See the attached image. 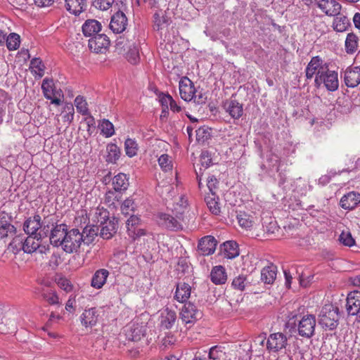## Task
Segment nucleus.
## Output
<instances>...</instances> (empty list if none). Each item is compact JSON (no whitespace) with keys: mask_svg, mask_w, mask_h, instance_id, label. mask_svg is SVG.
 Listing matches in <instances>:
<instances>
[{"mask_svg":"<svg viewBox=\"0 0 360 360\" xmlns=\"http://www.w3.org/2000/svg\"><path fill=\"white\" fill-rule=\"evenodd\" d=\"M188 200L184 196L173 205L172 213L160 212L157 215L158 224L171 231L183 229L186 224V214L188 212Z\"/></svg>","mask_w":360,"mask_h":360,"instance_id":"obj_1","label":"nucleus"},{"mask_svg":"<svg viewBox=\"0 0 360 360\" xmlns=\"http://www.w3.org/2000/svg\"><path fill=\"white\" fill-rule=\"evenodd\" d=\"M46 236V233H41L39 232L38 235H29L26 239H23L20 236L13 238L10 243V246L13 248L14 252H18L22 250L25 253H32L39 248L41 238Z\"/></svg>","mask_w":360,"mask_h":360,"instance_id":"obj_2","label":"nucleus"},{"mask_svg":"<svg viewBox=\"0 0 360 360\" xmlns=\"http://www.w3.org/2000/svg\"><path fill=\"white\" fill-rule=\"evenodd\" d=\"M339 310L332 304L322 307L319 315V324L326 330H333L338 325Z\"/></svg>","mask_w":360,"mask_h":360,"instance_id":"obj_3","label":"nucleus"},{"mask_svg":"<svg viewBox=\"0 0 360 360\" xmlns=\"http://www.w3.org/2000/svg\"><path fill=\"white\" fill-rule=\"evenodd\" d=\"M327 63L319 56L311 58L305 69V76L307 79L314 77V84L320 82L323 74L327 72L328 69Z\"/></svg>","mask_w":360,"mask_h":360,"instance_id":"obj_4","label":"nucleus"},{"mask_svg":"<svg viewBox=\"0 0 360 360\" xmlns=\"http://www.w3.org/2000/svg\"><path fill=\"white\" fill-rule=\"evenodd\" d=\"M97 222L101 224L100 236L103 239H110L117 230V222L108 219V212L106 210L97 209L96 213Z\"/></svg>","mask_w":360,"mask_h":360,"instance_id":"obj_5","label":"nucleus"},{"mask_svg":"<svg viewBox=\"0 0 360 360\" xmlns=\"http://www.w3.org/2000/svg\"><path fill=\"white\" fill-rule=\"evenodd\" d=\"M116 51L123 55L131 64L136 65L139 61V49L132 41L120 38L116 43Z\"/></svg>","mask_w":360,"mask_h":360,"instance_id":"obj_6","label":"nucleus"},{"mask_svg":"<svg viewBox=\"0 0 360 360\" xmlns=\"http://www.w3.org/2000/svg\"><path fill=\"white\" fill-rule=\"evenodd\" d=\"M41 90L44 96L51 101L52 104L60 105L64 97L63 92L60 88H57L53 79L45 78L42 81Z\"/></svg>","mask_w":360,"mask_h":360,"instance_id":"obj_7","label":"nucleus"},{"mask_svg":"<svg viewBox=\"0 0 360 360\" xmlns=\"http://www.w3.org/2000/svg\"><path fill=\"white\" fill-rule=\"evenodd\" d=\"M82 242H84L83 235L77 229H72L68 231L62 248L68 253L77 252Z\"/></svg>","mask_w":360,"mask_h":360,"instance_id":"obj_8","label":"nucleus"},{"mask_svg":"<svg viewBox=\"0 0 360 360\" xmlns=\"http://www.w3.org/2000/svg\"><path fill=\"white\" fill-rule=\"evenodd\" d=\"M287 345L288 338L281 332L271 333L266 339V349L269 352L278 353L285 349Z\"/></svg>","mask_w":360,"mask_h":360,"instance_id":"obj_9","label":"nucleus"},{"mask_svg":"<svg viewBox=\"0 0 360 360\" xmlns=\"http://www.w3.org/2000/svg\"><path fill=\"white\" fill-rule=\"evenodd\" d=\"M316 318L312 314L304 315L297 323L298 334L304 338H311L314 334Z\"/></svg>","mask_w":360,"mask_h":360,"instance_id":"obj_10","label":"nucleus"},{"mask_svg":"<svg viewBox=\"0 0 360 360\" xmlns=\"http://www.w3.org/2000/svg\"><path fill=\"white\" fill-rule=\"evenodd\" d=\"M101 318V309L91 307L84 310L80 316V321L85 328H92L98 322Z\"/></svg>","mask_w":360,"mask_h":360,"instance_id":"obj_11","label":"nucleus"},{"mask_svg":"<svg viewBox=\"0 0 360 360\" xmlns=\"http://www.w3.org/2000/svg\"><path fill=\"white\" fill-rule=\"evenodd\" d=\"M110 39L105 34H97L89 40V49L96 53H104L110 46Z\"/></svg>","mask_w":360,"mask_h":360,"instance_id":"obj_12","label":"nucleus"},{"mask_svg":"<svg viewBox=\"0 0 360 360\" xmlns=\"http://www.w3.org/2000/svg\"><path fill=\"white\" fill-rule=\"evenodd\" d=\"M315 5L328 16L340 14L342 6L336 0H314Z\"/></svg>","mask_w":360,"mask_h":360,"instance_id":"obj_13","label":"nucleus"},{"mask_svg":"<svg viewBox=\"0 0 360 360\" xmlns=\"http://www.w3.org/2000/svg\"><path fill=\"white\" fill-rule=\"evenodd\" d=\"M346 311L348 315L360 319V291L354 290L347 295Z\"/></svg>","mask_w":360,"mask_h":360,"instance_id":"obj_14","label":"nucleus"},{"mask_svg":"<svg viewBox=\"0 0 360 360\" xmlns=\"http://www.w3.org/2000/svg\"><path fill=\"white\" fill-rule=\"evenodd\" d=\"M179 94L181 98L185 101H191L195 98V88L193 82L187 77H183L179 81Z\"/></svg>","mask_w":360,"mask_h":360,"instance_id":"obj_15","label":"nucleus"},{"mask_svg":"<svg viewBox=\"0 0 360 360\" xmlns=\"http://www.w3.org/2000/svg\"><path fill=\"white\" fill-rule=\"evenodd\" d=\"M317 88H319L322 84L330 91H334L338 89L339 81L338 72L334 70H330L329 68L326 73L323 74L321 77V81L314 84Z\"/></svg>","mask_w":360,"mask_h":360,"instance_id":"obj_16","label":"nucleus"},{"mask_svg":"<svg viewBox=\"0 0 360 360\" xmlns=\"http://www.w3.org/2000/svg\"><path fill=\"white\" fill-rule=\"evenodd\" d=\"M200 315L201 313L191 302L185 303L179 314L180 319L186 324L194 323Z\"/></svg>","mask_w":360,"mask_h":360,"instance_id":"obj_17","label":"nucleus"},{"mask_svg":"<svg viewBox=\"0 0 360 360\" xmlns=\"http://www.w3.org/2000/svg\"><path fill=\"white\" fill-rule=\"evenodd\" d=\"M344 82L349 88H354L360 84V68L349 66L344 72Z\"/></svg>","mask_w":360,"mask_h":360,"instance_id":"obj_18","label":"nucleus"},{"mask_svg":"<svg viewBox=\"0 0 360 360\" xmlns=\"http://www.w3.org/2000/svg\"><path fill=\"white\" fill-rule=\"evenodd\" d=\"M217 242L212 236H206L202 238L198 245L199 253L204 256L213 254L216 250Z\"/></svg>","mask_w":360,"mask_h":360,"instance_id":"obj_19","label":"nucleus"},{"mask_svg":"<svg viewBox=\"0 0 360 360\" xmlns=\"http://www.w3.org/2000/svg\"><path fill=\"white\" fill-rule=\"evenodd\" d=\"M15 228L11 224V217L8 213L3 211L0 212V238H4L15 233Z\"/></svg>","mask_w":360,"mask_h":360,"instance_id":"obj_20","label":"nucleus"},{"mask_svg":"<svg viewBox=\"0 0 360 360\" xmlns=\"http://www.w3.org/2000/svg\"><path fill=\"white\" fill-rule=\"evenodd\" d=\"M127 25V18L123 12L118 11L111 18L110 28L115 33H121L125 30Z\"/></svg>","mask_w":360,"mask_h":360,"instance_id":"obj_21","label":"nucleus"},{"mask_svg":"<svg viewBox=\"0 0 360 360\" xmlns=\"http://www.w3.org/2000/svg\"><path fill=\"white\" fill-rule=\"evenodd\" d=\"M68 226L65 224L56 225L51 231L50 242L54 246H61L68 232Z\"/></svg>","mask_w":360,"mask_h":360,"instance_id":"obj_22","label":"nucleus"},{"mask_svg":"<svg viewBox=\"0 0 360 360\" xmlns=\"http://www.w3.org/2000/svg\"><path fill=\"white\" fill-rule=\"evenodd\" d=\"M360 203V193L350 191L344 195L340 201V205L344 210H351Z\"/></svg>","mask_w":360,"mask_h":360,"instance_id":"obj_23","label":"nucleus"},{"mask_svg":"<svg viewBox=\"0 0 360 360\" xmlns=\"http://www.w3.org/2000/svg\"><path fill=\"white\" fill-rule=\"evenodd\" d=\"M191 294V285L185 282H179L176 285L174 299L180 303H186Z\"/></svg>","mask_w":360,"mask_h":360,"instance_id":"obj_24","label":"nucleus"},{"mask_svg":"<svg viewBox=\"0 0 360 360\" xmlns=\"http://www.w3.org/2000/svg\"><path fill=\"white\" fill-rule=\"evenodd\" d=\"M146 333V327L142 324L132 323L127 330L126 336L130 341H139Z\"/></svg>","mask_w":360,"mask_h":360,"instance_id":"obj_25","label":"nucleus"},{"mask_svg":"<svg viewBox=\"0 0 360 360\" xmlns=\"http://www.w3.org/2000/svg\"><path fill=\"white\" fill-rule=\"evenodd\" d=\"M223 107L226 112L234 119H238L243 115V105L236 100L232 98L226 100L224 103Z\"/></svg>","mask_w":360,"mask_h":360,"instance_id":"obj_26","label":"nucleus"},{"mask_svg":"<svg viewBox=\"0 0 360 360\" xmlns=\"http://www.w3.org/2000/svg\"><path fill=\"white\" fill-rule=\"evenodd\" d=\"M41 217L35 214L29 217L23 224V229L28 235H38L37 231L41 227Z\"/></svg>","mask_w":360,"mask_h":360,"instance_id":"obj_27","label":"nucleus"},{"mask_svg":"<svg viewBox=\"0 0 360 360\" xmlns=\"http://www.w3.org/2000/svg\"><path fill=\"white\" fill-rule=\"evenodd\" d=\"M109 274V271L105 269L96 271L91 280V286L97 290L102 288L106 283Z\"/></svg>","mask_w":360,"mask_h":360,"instance_id":"obj_28","label":"nucleus"},{"mask_svg":"<svg viewBox=\"0 0 360 360\" xmlns=\"http://www.w3.org/2000/svg\"><path fill=\"white\" fill-rule=\"evenodd\" d=\"M170 22L169 18L162 13L156 12L153 15V29L155 31L160 32L161 35L167 29Z\"/></svg>","mask_w":360,"mask_h":360,"instance_id":"obj_29","label":"nucleus"},{"mask_svg":"<svg viewBox=\"0 0 360 360\" xmlns=\"http://www.w3.org/2000/svg\"><path fill=\"white\" fill-rule=\"evenodd\" d=\"M101 27L100 22L94 19H89L85 21L82 28L84 36L94 37L101 30Z\"/></svg>","mask_w":360,"mask_h":360,"instance_id":"obj_30","label":"nucleus"},{"mask_svg":"<svg viewBox=\"0 0 360 360\" xmlns=\"http://www.w3.org/2000/svg\"><path fill=\"white\" fill-rule=\"evenodd\" d=\"M210 279L216 285L224 284L227 280V274L223 266H215L212 269Z\"/></svg>","mask_w":360,"mask_h":360,"instance_id":"obj_31","label":"nucleus"},{"mask_svg":"<svg viewBox=\"0 0 360 360\" xmlns=\"http://www.w3.org/2000/svg\"><path fill=\"white\" fill-rule=\"evenodd\" d=\"M86 6V0H65L67 11L75 15L83 12Z\"/></svg>","mask_w":360,"mask_h":360,"instance_id":"obj_32","label":"nucleus"},{"mask_svg":"<svg viewBox=\"0 0 360 360\" xmlns=\"http://www.w3.org/2000/svg\"><path fill=\"white\" fill-rule=\"evenodd\" d=\"M221 251L224 256L228 259H233L239 255L238 245L233 240L224 243Z\"/></svg>","mask_w":360,"mask_h":360,"instance_id":"obj_33","label":"nucleus"},{"mask_svg":"<svg viewBox=\"0 0 360 360\" xmlns=\"http://www.w3.org/2000/svg\"><path fill=\"white\" fill-rule=\"evenodd\" d=\"M277 267L274 264H270L262 269L261 271V280L267 284L274 283L276 278Z\"/></svg>","mask_w":360,"mask_h":360,"instance_id":"obj_34","label":"nucleus"},{"mask_svg":"<svg viewBox=\"0 0 360 360\" xmlns=\"http://www.w3.org/2000/svg\"><path fill=\"white\" fill-rule=\"evenodd\" d=\"M205 200L209 208L210 211L215 214L218 215L221 212V207L219 202V198L217 196L215 193L212 194H207Z\"/></svg>","mask_w":360,"mask_h":360,"instance_id":"obj_35","label":"nucleus"},{"mask_svg":"<svg viewBox=\"0 0 360 360\" xmlns=\"http://www.w3.org/2000/svg\"><path fill=\"white\" fill-rule=\"evenodd\" d=\"M112 186L115 191H125L129 186V179L125 174L119 173L112 179Z\"/></svg>","mask_w":360,"mask_h":360,"instance_id":"obj_36","label":"nucleus"},{"mask_svg":"<svg viewBox=\"0 0 360 360\" xmlns=\"http://www.w3.org/2000/svg\"><path fill=\"white\" fill-rule=\"evenodd\" d=\"M335 18L333 22V29L340 32H342L347 30L349 26H350L349 20L345 15L340 13L335 16Z\"/></svg>","mask_w":360,"mask_h":360,"instance_id":"obj_37","label":"nucleus"},{"mask_svg":"<svg viewBox=\"0 0 360 360\" xmlns=\"http://www.w3.org/2000/svg\"><path fill=\"white\" fill-rule=\"evenodd\" d=\"M176 320V314L174 310L166 308L162 313V324L167 328H171Z\"/></svg>","mask_w":360,"mask_h":360,"instance_id":"obj_38","label":"nucleus"},{"mask_svg":"<svg viewBox=\"0 0 360 360\" xmlns=\"http://www.w3.org/2000/svg\"><path fill=\"white\" fill-rule=\"evenodd\" d=\"M30 69L35 77L40 78L44 75L45 66L39 58H34L30 61Z\"/></svg>","mask_w":360,"mask_h":360,"instance_id":"obj_39","label":"nucleus"},{"mask_svg":"<svg viewBox=\"0 0 360 360\" xmlns=\"http://www.w3.org/2000/svg\"><path fill=\"white\" fill-rule=\"evenodd\" d=\"M237 220L239 226L245 230L250 229L254 225V217L245 212L238 214Z\"/></svg>","mask_w":360,"mask_h":360,"instance_id":"obj_40","label":"nucleus"},{"mask_svg":"<svg viewBox=\"0 0 360 360\" xmlns=\"http://www.w3.org/2000/svg\"><path fill=\"white\" fill-rule=\"evenodd\" d=\"M121 195L118 191H108L105 195L104 201L108 207H116L117 204L121 199Z\"/></svg>","mask_w":360,"mask_h":360,"instance_id":"obj_41","label":"nucleus"},{"mask_svg":"<svg viewBox=\"0 0 360 360\" xmlns=\"http://www.w3.org/2000/svg\"><path fill=\"white\" fill-rule=\"evenodd\" d=\"M1 321L2 322L0 323V333L6 334L12 333L16 329V323L14 319L4 316Z\"/></svg>","mask_w":360,"mask_h":360,"instance_id":"obj_42","label":"nucleus"},{"mask_svg":"<svg viewBox=\"0 0 360 360\" xmlns=\"http://www.w3.org/2000/svg\"><path fill=\"white\" fill-rule=\"evenodd\" d=\"M75 109L73 105L70 103H65L61 112L63 122L70 124L73 121Z\"/></svg>","mask_w":360,"mask_h":360,"instance_id":"obj_43","label":"nucleus"},{"mask_svg":"<svg viewBox=\"0 0 360 360\" xmlns=\"http://www.w3.org/2000/svg\"><path fill=\"white\" fill-rule=\"evenodd\" d=\"M107 158L106 160L108 162L115 163L119 159L120 155V150L119 147L114 143L108 144L107 146Z\"/></svg>","mask_w":360,"mask_h":360,"instance_id":"obj_44","label":"nucleus"},{"mask_svg":"<svg viewBox=\"0 0 360 360\" xmlns=\"http://www.w3.org/2000/svg\"><path fill=\"white\" fill-rule=\"evenodd\" d=\"M358 48V37L353 33L347 34L345 40V49L347 53H354Z\"/></svg>","mask_w":360,"mask_h":360,"instance_id":"obj_45","label":"nucleus"},{"mask_svg":"<svg viewBox=\"0 0 360 360\" xmlns=\"http://www.w3.org/2000/svg\"><path fill=\"white\" fill-rule=\"evenodd\" d=\"M5 42L9 51L17 50L20 44V35L16 33H11L6 38Z\"/></svg>","mask_w":360,"mask_h":360,"instance_id":"obj_46","label":"nucleus"},{"mask_svg":"<svg viewBox=\"0 0 360 360\" xmlns=\"http://www.w3.org/2000/svg\"><path fill=\"white\" fill-rule=\"evenodd\" d=\"M74 102L78 112L83 115L89 114L87 102L83 96H77Z\"/></svg>","mask_w":360,"mask_h":360,"instance_id":"obj_47","label":"nucleus"},{"mask_svg":"<svg viewBox=\"0 0 360 360\" xmlns=\"http://www.w3.org/2000/svg\"><path fill=\"white\" fill-rule=\"evenodd\" d=\"M158 164L162 170L165 172L172 171L173 168L171 157L167 154H162L158 158Z\"/></svg>","mask_w":360,"mask_h":360,"instance_id":"obj_48","label":"nucleus"},{"mask_svg":"<svg viewBox=\"0 0 360 360\" xmlns=\"http://www.w3.org/2000/svg\"><path fill=\"white\" fill-rule=\"evenodd\" d=\"M338 240L345 246L352 247L355 245V240L349 230H343L339 236Z\"/></svg>","mask_w":360,"mask_h":360,"instance_id":"obj_49","label":"nucleus"},{"mask_svg":"<svg viewBox=\"0 0 360 360\" xmlns=\"http://www.w3.org/2000/svg\"><path fill=\"white\" fill-rule=\"evenodd\" d=\"M124 149L126 154L132 158L137 154L138 144L135 140L132 139H127L124 142Z\"/></svg>","mask_w":360,"mask_h":360,"instance_id":"obj_50","label":"nucleus"},{"mask_svg":"<svg viewBox=\"0 0 360 360\" xmlns=\"http://www.w3.org/2000/svg\"><path fill=\"white\" fill-rule=\"evenodd\" d=\"M140 224V219L135 216L131 215L126 222V226L129 236H134L135 230L137 226Z\"/></svg>","mask_w":360,"mask_h":360,"instance_id":"obj_51","label":"nucleus"},{"mask_svg":"<svg viewBox=\"0 0 360 360\" xmlns=\"http://www.w3.org/2000/svg\"><path fill=\"white\" fill-rule=\"evenodd\" d=\"M101 133L106 137H110L115 134L113 124L108 120H103L100 124Z\"/></svg>","mask_w":360,"mask_h":360,"instance_id":"obj_52","label":"nucleus"},{"mask_svg":"<svg viewBox=\"0 0 360 360\" xmlns=\"http://www.w3.org/2000/svg\"><path fill=\"white\" fill-rule=\"evenodd\" d=\"M121 212L124 215H129L131 213L134 212V201L133 198H127L122 204H121Z\"/></svg>","mask_w":360,"mask_h":360,"instance_id":"obj_53","label":"nucleus"},{"mask_svg":"<svg viewBox=\"0 0 360 360\" xmlns=\"http://www.w3.org/2000/svg\"><path fill=\"white\" fill-rule=\"evenodd\" d=\"M224 354L220 347L214 346L210 349L207 357L209 360H221L224 357Z\"/></svg>","mask_w":360,"mask_h":360,"instance_id":"obj_54","label":"nucleus"},{"mask_svg":"<svg viewBox=\"0 0 360 360\" xmlns=\"http://www.w3.org/2000/svg\"><path fill=\"white\" fill-rule=\"evenodd\" d=\"M115 0H93V5L95 8L101 11L109 9Z\"/></svg>","mask_w":360,"mask_h":360,"instance_id":"obj_55","label":"nucleus"},{"mask_svg":"<svg viewBox=\"0 0 360 360\" xmlns=\"http://www.w3.org/2000/svg\"><path fill=\"white\" fill-rule=\"evenodd\" d=\"M246 278L243 276L236 277L232 281V286L234 289L243 290L246 285Z\"/></svg>","mask_w":360,"mask_h":360,"instance_id":"obj_56","label":"nucleus"},{"mask_svg":"<svg viewBox=\"0 0 360 360\" xmlns=\"http://www.w3.org/2000/svg\"><path fill=\"white\" fill-rule=\"evenodd\" d=\"M8 32V27H7L5 20L0 19V46L4 44Z\"/></svg>","mask_w":360,"mask_h":360,"instance_id":"obj_57","label":"nucleus"},{"mask_svg":"<svg viewBox=\"0 0 360 360\" xmlns=\"http://www.w3.org/2000/svg\"><path fill=\"white\" fill-rule=\"evenodd\" d=\"M219 181L217 178L214 176H209L207 178V186L210 191L208 194H212L215 193V190L218 188Z\"/></svg>","mask_w":360,"mask_h":360,"instance_id":"obj_58","label":"nucleus"},{"mask_svg":"<svg viewBox=\"0 0 360 360\" xmlns=\"http://www.w3.org/2000/svg\"><path fill=\"white\" fill-rule=\"evenodd\" d=\"M84 121L87 126V131L91 134L96 128V122L93 116L87 115Z\"/></svg>","mask_w":360,"mask_h":360,"instance_id":"obj_59","label":"nucleus"},{"mask_svg":"<svg viewBox=\"0 0 360 360\" xmlns=\"http://www.w3.org/2000/svg\"><path fill=\"white\" fill-rule=\"evenodd\" d=\"M58 285L66 292H70L72 290V285L67 278H60L58 282Z\"/></svg>","mask_w":360,"mask_h":360,"instance_id":"obj_60","label":"nucleus"},{"mask_svg":"<svg viewBox=\"0 0 360 360\" xmlns=\"http://www.w3.org/2000/svg\"><path fill=\"white\" fill-rule=\"evenodd\" d=\"M173 98L169 94H162L160 96V101L162 108H166L169 109V104L171 103Z\"/></svg>","mask_w":360,"mask_h":360,"instance_id":"obj_61","label":"nucleus"},{"mask_svg":"<svg viewBox=\"0 0 360 360\" xmlns=\"http://www.w3.org/2000/svg\"><path fill=\"white\" fill-rule=\"evenodd\" d=\"M45 300L50 304H56L58 303V297L54 292H49L44 295Z\"/></svg>","mask_w":360,"mask_h":360,"instance_id":"obj_62","label":"nucleus"},{"mask_svg":"<svg viewBox=\"0 0 360 360\" xmlns=\"http://www.w3.org/2000/svg\"><path fill=\"white\" fill-rule=\"evenodd\" d=\"M200 162L202 167L207 169L212 165V159L205 153H202L200 156Z\"/></svg>","mask_w":360,"mask_h":360,"instance_id":"obj_63","label":"nucleus"},{"mask_svg":"<svg viewBox=\"0 0 360 360\" xmlns=\"http://www.w3.org/2000/svg\"><path fill=\"white\" fill-rule=\"evenodd\" d=\"M36 6L39 7L49 6L53 2V0H34Z\"/></svg>","mask_w":360,"mask_h":360,"instance_id":"obj_64","label":"nucleus"}]
</instances>
